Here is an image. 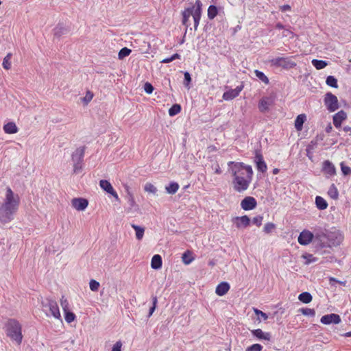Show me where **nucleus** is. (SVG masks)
Returning a JSON list of instances; mask_svg holds the SVG:
<instances>
[{
    "instance_id": "obj_1",
    "label": "nucleus",
    "mask_w": 351,
    "mask_h": 351,
    "mask_svg": "<svg viewBox=\"0 0 351 351\" xmlns=\"http://www.w3.org/2000/svg\"><path fill=\"white\" fill-rule=\"evenodd\" d=\"M228 167L232 178L234 191L237 193L247 191L253 180L254 171L252 166L243 162L229 161Z\"/></svg>"
},
{
    "instance_id": "obj_2",
    "label": "nucleus",
    "mask_w": 351,
    "mask_h": 351,
    "mask_svg": "<svg viewBox=\"0 0 351 351\" xmlns=\"http://www.w3.org/2000/svg\"><path fill=\"white\" fill-rule=\"evenodd\" d=\"M21 199L18 194L14 193L7 187L2 203H0V223L6 224L14 219L20 206Z\"/></svg>"
},
{
    "instance_id": "obj_3",
    "label": "nucleus",
    "mask_w": 351,
    "mask_h": 351,
    "mask_svg": "<svg viewBox=\"0 0 351 351\" xmlns=\"http://www.w3.org/2000/svg\"><path fill=\"white\" fill-rule=\"evenodd\" d=\"M202 12V3L200 0H196L194 5L190 8H185L182 12V25H184L186 27H189L191 25L189 19L191 16H192L194 21V29L195 30H197L198 25L199 24Z\"/></svg>"
},
{
    "instance_id": "obj_4",
    "label": "nucleus",
    "mask_w": 351,
    "mask_h": 351,
    "mask_svg": "<svg viewBox=\"0 0 351 351\" xmlns=\"http://www.w3.org/2000/svg\"><path fill=\"white\" fill-rule=\"evenodd\" d=\"M6 327L7 335L20 344L23 339L22 328L20 323L16 319H10Z\"/></svg>"
},
{
    "instance_id": "obj_5",
    "label": "nucleus",
    "mask_w": 351,
    "mask_h": 351,
    "mask_svg": "<svg viewBox=\"0 0 351 351\" xmlns=\"http://www.w3.org/2000/svg\"><path fill=\"white\" fill-rule=\"evenodd\" d=\"M327 239L326 246H337L342 242L343 237L339 230L332 228L328 230Z\"/></svg>"
},
{
    "instance_id": "obj_6",
    "label": "nucleus",
    "mask_w": 351,
    "mask_h": 351,
    "mask_svg": "<svg viewBox=\"0 0 351 351\" xmlns=\"http://www.w3.org/2000/svg\"><path fill=\"white\" fill-rule=\"evenodd\" d=\"M271 62L273 65L285 69H292L296 66V63L290 57H278L271 60Z\"/></svg>"
},
{
    "instance_id": "obj_7",
    "label": "nucleus",
    "mask_w": 351,
    "mask_h": 351,
    "mask_svg": "<svg viewBox=\"0 0 351 351\" xmlns=\"http://www.w3.org/2000/svg\"><path fill=\"white\" fill-rule=\"evenodd\" d=\"M43 307L47 308L50 314L47 313V316H52L55 319L61 320V314L57 302L52 300H48L46 304H43Z\"/></svg>"
},
{
    "instance_id": "obj_8",
    "label": "nucleus",
    "mask_w": 351,
    "mask_h": 351,
    "mask_svg": "<svg viewBox=\"0 0 351 351\" xmlns=\"http://www.w3.org/2000/svg\"><path fill=\"white\" fill-rule=\"evenodd\" d=\"M324 104L330 112H335L339 108L337 97L331 93L325 95Z\"/></svg>"
},
{
    "instance_id": "obj_9",
    "label": "nucleus",
    "mask_w": 351,
    "mask_h": 351,
    "mask_svg": "<svg viewBox=\"0 0 351 351\" xmlns=\"http://www.w3.org/2000/svg\"><path fill=\"white\" fill-rule=\"evenodd\" d=\"M275 96H269L262 97L258 104L260 112H266L269 111V107L274 104Z\"/></svg>"
},
{
    "instance_id": "obj_10",
    "label": "nucleus",
    "mask_w": 351,
    "mask_h": 351,
    "mask_svg": "<svg viewBox=\"0 0 351 351\" xmlns=\"http://www.w3.org/2000/svg\"><path fill=\"white\" fill-rule=\"evenodd\" d=\"M257 206L256 199L252 196H246L241 202V207L244 210H251Z\"/></svg>"
},
{
    "instance_id": "obj_11",
    "label": "nucleus",
    "mask_w": 351,
    "mask_h": 351,
    "mask_svg": "<svg viewBox=\"0 0 351 351\" xmlns=\"http://www.w3.org/2000/svg\"><path fill=\"white\" fill-rule=\"evenodd\" d=\"M314 234L308 230L302 231L298 237V243L302 245H308L313 239Z\"/></svg>"
},
{
    "instance_id": "obj_12",
    "label": "nucleus",
    "mask_w": 351,
    "mask_h": 351,
    "mask_svg": "<svg viewBox=\"0 0 351 351\" xmlns=\"http://www.w3.org/2000/svg\"><path fill=\"white\" fill-rule=\"evenodd\" d=\"M71 205L77 210L81 211L84 210L87 208L88 202L84 198H73L71 200Z\"/></svg>"
},
{
    "instance_id": "obj_13",
    "label": "nucleus",
    "mask_w": 351,
    "mask_h": 351,
    "mask_svg": "<svg viewBox=\"0 0 351 351\" xmlns=\"http://www.w3.org/2000/svg\"><path fill=\"white\" fill-rule=\"evenodd\" d=\"M321 322L324 324H337L341 322L340 316L337 314L331 313L322 317Z\"/></svg>"
},
{
    "instance_id": "obj_14",
    "label": "nucleus",
    "mask_w": 351,
    "mask_h": 351,
    "mask_svg": "<svg viewBox=\"0 0 351 351\" xmlns=\"http://www.w3.org/2000/svg\"><path fill=\"white\" fill-rule=\"evenodd\" d=\"M100 187L108 193L112 195L116 199H119V196L117 193L115 191L114 188L112 187L110 182L106 180H101L99 182Z\"/></svg>"
},
{
    "instance_id": "obj_15",
    "label": "nucleus",
    "mask_w": 351,
    "mask_h": 351,
    "mask_svg": "<svg viewBox=\"0 0 351 351\" xmlns=\"http://www.w3.org/2000/svg\"><path fill=\"white\" fill-rule=\"evenodd\" d=\"M237 228H246L250 225V219L247 215L236 217L232 219Z\"/></svg>"
},
{
    "instance_id": "obj_16",
    "label": "nucleus",
    "mask_w": 351,
    "mask_h": 351,
    "mask_svg": "<svg viewBox=\"0 0 351 351\" xmlns=\"http://www.w3.org/2000/svg\"><path fill=\"white\" fill-rule=\"evenodd\" d=\"M347 119V114L343 110H340L333 116V124L336 128H340L342 122Z\"/></svg>"
},
{
    "instance_id": "obj_17",
    "label": "nucleus",
    "mask_w": 351,
    "mask_h": 351,
    "mask_svg": "<svg viewBox=\"0 0 351 351\" xmlns=\"http://www.w3.org/2000/svg\"><path fill=\"white\" fill-rule=\"evenodd\" d=\"M85 147L77 148L73 153L71 159L73 162H82L84 156Z\"/></svg>"
},
{
    "instance_id": "obj_18",
    "label": "nucleus",
    "mask_w": 351,
    "mask_h": 351,
    "mask_svg": "<svg viewBox=\"0 0 351 351\" xmlns=\"http://www.w3.org/2000/svg\"><path fill=\"white\" fill-rule=\"evenodd\" d=\"M230 285L226 282H222L217 286L215 293L219 296H223L228 293Z\"/></svg>"
},
{
    "instance_id": "obj_19",
    "label": "nucleus",
    "mask_w": 351,
    "mask_h": 351,
    "mask_svg": "<svg viewBox=\"0 0 351 351\" xmlns=\"http://www.w3.org/2000/svg\"><path fill=\"white\" fill-rule=\"evenodd\" d=\"M323 171L330 176H334L336 173V169L330 161L325 160L323 163Z\"/></svg>"
},
{
    "instance_id": "obj_20",
    "label": "nucleus",
    "mask_w": 351,
    "mask_h": 351,
    "mask_svg": "<svg viewBox=\"0 0 351 351\" xmlns=\"http://www.w3.org/2000/svg\"><path fill=\"white\" fill-rule=\"evenodd\" d=\"M3 131L8 134H16L19 131V128L14 122L10 121L3 125Z\"/></svg>"
},
{
    "instance_id": "obj_21",
    "label": "nucleus",
    "mask_w": 351,
    "mask_h": 351,
    "mask_svg": "<svg viewBox=\"0 0 351 351\" xmlns=\"http://www.w3.org/2000/svg\"><path fill=\"white\" fill-rule=\"evenodd\" d=\"M328 230H324L322 231L317 232L314 236L315 239L320 241L322 243V246H326L327 244V236H328Z\"/></svg>"
},
{
    "instance_id": "obj_22",
    "label": "nucleus",
    "mask_w": 351,
    "mask_h": 351,
    "mask_svg": "<svg viewBox=\"0 0 351 351\" xmlns=\"http://www.w3.org/2000/svg\"><path fill=\"white\" fill-rule=\"evenodd\" d=\"M252 334L257 337L259 339H265L269 341L271 338V335L269 332H264L261 329H255L252 330Z\"/></svg>"
},
{
    "instance_id": "obj_23",
    "label": "nucleus",
    "mask_w": 351,
    "mask_h": 351,
    "mask_svg": "<svg viewBox=\"0 0 351 351\" xmlns=\"http://www.w3.org/2000/svg\"><path fill=\"white\" fill-rule=\"evenodd\" d=\"M162 264V258L159 254L154 255L151 261V267L154 269L161 268Z\"/></svg>"
},
{
    "instance_id": "obj_24",
    "label": "nucleus",
    "mask_w": 351,
    "mask_h": 351,
    "mask_svg": "<svg viewBox=\"0 0 351 351\" xmlns=\"http://www.w3.org/2000/svg\"><path fill=\"white\" fill-rule=\"evenodd\" d=\"M306 119V117L304 114H299L295 120V128L298 131L302 130L303 124Z\"/></svg>"
},
{
    "instance_id": "obj_25",
    "label": "nucleus",
    "mask_w": 351,
    "mask_h": 351,
    "mask_svg": "<svg viewBox=\"0 0 351 351\" xmlns=\"http://www.w3.org/2000/svg\"><path fill=\"white\" fill-rule=\"evenodd\" d=\"M315 204L318 209L325 210L328 207V203L321 196H317L315 197Z\"/></svg>"
},
{
    "instance_id": "obj_26",
    "label": "nucleus",
    "mask_w": 351,
    "mask_h": 351,
    "mask_svg": "<svg viewBox=\"0 0 351 351\" xmlns=\"http://www.w3.org/2000/svg\"><path fill=\"white\" fill-rule=\"evenodd\" d=\"M312 299L313 297L308 292H302L298 296V300L304 304L310 303L312 301Z\"/></svg>"
},
{
    "instance_id": "obj_27",
    "label": "nucleus",
    "mask_w": 351,
    "mask_h": 351,
    "mask_svg": "<svg viewBox=\"0 0 351 351\" xmlns=\"http://www.w3.org/2000/svg\"><path fill=\"white\" fill-rule=\"evenodd\" d=\"M132 228L136 232V237L138 240H141L144 236L145 228L139 226L132 224Z\"/></svg>"
},
{
    "instance_id": "obj_28",
    "label": "nucleus",
    "mask_w": 351,
    "mask_h": 351,
    "mask_svg": "<svg viewBox=\"0 0 351 351\" xmlns=\"http://www.w3.org/2000/svg\"><path fill=\"white\" fill-rule=\"evenodd\" d=\"M179 184L177 182H171L168 186L165 187L166 191L169 194H175L179 189Z\"/></svg>"
},
{
    "instance_id": "obj_29",
    "label": "nucleus",
    "mask_w": 351,
    "mask_h": 351,
    "mask_svg": "<svg viewBox=\"0 0 351 351\" xmlns=\"http://www.w3.org/2000/svg\"><path fill=\"white\" fill-rule=\"evenodd\" d=\"M218 14V9L215 5H210L208 8V18L213 20Z\"/></svg>"
},
{
    "instance_id": "obj_30",
    "label": "nucleus",
    "mask_w": 351,
    "mask_h": 351,
    "mask_svg": "<svg viewBox=\"0 0 351 351\" xmlns=\"http://www.w3.org/2000/svg\"><path fill=\"white\" fill-rule=\"evenodd\" d=\"M238 96V92L235 91L234 89L226 91L223 94V99L224 100H231Z\"/></svg>"
},
{
    "instance_id": "obj_31",
    "label": "nucleus",
    "mask_w": 351,
    "mask_h": 351,
    "mask_svg": "<svg viewBox=\"0 0 351 351\" xmlns=\"http://www.w3.org/2000/svg\"><path fill=\"white\" fill-rule=\"evenodd\" d=\"M312 64L317 70L322 69L325 68L328 65V64H327V62L326 61L321 60H317V59H313L312 60Z\"/></svg>"
},
{
    "instance_id": "obj_32",
    "label": "nucleus",
    "mask_w": 351,
    "mask_h": 351,
    "mask_svg": "<svg viewBox=\"0 0 351 351\" xmlns=\"http://www.w3.org/2000/svg\"><path fill=\"white\" fill-rule=\"evenodd\" d=\"M254 74L257 78H258L261 81H262L264 84H268L269 83V80L268 77L265 75V73L259 70H255Z\"/></svg>"
},
{
    "instance_id": "obj_33",
    "label": "nucleus",
    "mask_w": 351,
    "mask_h": 351,
    "mask_svg": "<svg viewBox=\"0 0 351 351\" xmlns=\"http://www.w3.org/2000/svg\"><path fill=\"white\" fill-rule=\"evenodd\" d=\"M328 195L333 199H336L338 198L339 193L337 187L335 186L334 184H332L328 191Z\"/></svg>"
},
{
    "instance_id": "obj_34",
    "label": "nucleus",
    "mask_w": 351,
    "mask_h": 351,
    "mask_svg": "<svg viewBox=\"0 0 351 351\" xmlns=\"http://www.w3.org/2000/svg\"><path fill=\"white\" fill-rule=\"evenodd\" d=\"M12 53H8L5 57L3 58L2 66L3 67L6 69L9 70L11 68V58H12Z\"/></svg>"
},
{
    "instance_id": "obj_35",
    "label": "nucleus",
    "mask_w": 351,
    "mask_h": 351,
    "mask_svg": "<svg viewBox=\"0 0 351 351\" xmlns=\"http://www.w3.org/2000/svg\"><path fill=\"white\" fill-rule=\"evenodd\" d=\"M181 111V106L180 104H173L169 109V114L171 117L175 116L180 113Z\"/></svg>"
},
{
    "instance_id": "obj_36",
    "label": "nucleus",
    "mask_w": 351,
    "mask_h": 351,
    "mask_svg": "<svg viewBox=\"0 0 351 351\" xmlns=\"http://www.w3.org/2000/svg\"><path fill=\"white\" fill-rule=\"evenodd\" d=\"M65 321L70 324L76 319V315L71 311L64 312Z\"/></svg>"
},
{
    "instance_id": "obj_37",
    "label": "nucleus",
    "mask_w": 351,
    "mask_h": 351,
    "mask_svg": "<svg viewBox=\"0 0 351 351\" xmlns=\"http://www.w3.org/2000/svg\"><path fill=\"white\" fill-rule=\"evenodd\" d=\"M60 303L62 306L63 312L70 311L69 302L64 296H62L60 300Z\"/></svg>"
},
{
    "instance_id": "obj_38",
    "label": "nucleus",
    "mask_w": 351,
    "mask_h": 351,
    "mask_svg": "<svg viewBox=\"0 0 351 351\" xmlns=\"http://www.w3.org/2000/svg\"><path fill=\"white\" fill-rule=\"evenodd\" d=\"M326 84L330 87H332V88L338 87L337 79L332 75H330L326 78Z\"/></svg>"
},
{
    "instance_id": "obj_39",
    "label": "nucleus",
    "mask_w": 351,
    "mask_h": 351,
    "mask_svg": "<svg viewBox=\"0 0 351 351\" xmlns=\"http://www.w3.org/2000/svg\"><path fill=\"white\" fill-rule=\"evenodd\" d=\"M304 315L314 317L315 315V311L313 308H302L299 309Z\"/></svg>"
},
{
    "instance_id": "obj_40",
    "label": "nucleus",
    "mask_w": 351,
    "mask_h": 351,
    "mask_svg": "<svg viewBox=\"0 0 351 351\" xmlns=\"http://www.w3.org/2000/svg\"><path fill=\"white\" fill-rule=\"evenodd\" d=\"M131 51V49L127 47H123L119 51L118 53V57L121 60L123 59L124 58L128 56L130 54Z\"/></svg>"
},
{
    "instance_id": "obj_41",
    "label": "nucleus",
    "mask_w": 351,
    "mask_h": 351,
    "mask_svg": "<svg viewBox=\"0 0 351 351\" xmlns=\"http://www.w3.org/2000/svg\"><path fill=\"white\" fill-rule=\"evenodd\" d=\"M144 189L146 192L149 193L156 194L157 192L156 187L150 182H147L145 184V185L144 186Z\"/></svg>"
},
{
    "instance_id": "obj_42",
    "label": "nucleus",
    "mask_w": 351,
    "mask_h": 351,
    "mask_svg": "<svg viewBox=\"0 0 351 351\" xmlns=\"http://www.w3.org/2000/svg\"><path fill=\"white\" fill-rule=\"evenodd\" d=\"M126 199L128 200L129 205L131 207H134L136 206V202L134 199V195L132 194V192L129 191V190H128V191H127Z\"/></svg>"
},
{
    "instance_id": "obj_43",
    "label": "nucleus",
    "mask_w": 351,
    "mask_h": 351,
    "mask_svg": "<svg viewBox=\"0 0 351 351\" xmlns=\"http://www.w3.org/2000/svg\"><path fill=\"white\" fill-rule=\"evenodd\" d=\"M94 94L90 90H87L85 97L82 99V101L87 105L93 98Z\"/></svg>"
},
{
    "instance_id": "obj_44",
    "label": "nucleus",
    "mask_w": 351,
    "mask_h": 351,
    "mask_svg": "<svg viewBox=\"0 0 351 351\" xmlns=\"http://www.w3.org/2000/svg\"><path fill=\"white\" fill-rule=\"evenodd\" d=\"M276 228V225L273 223L269 222L265 224L264 232L267 234L271 233Z\"/></svg>"
},
{
    "instance_id": "obj_45",
    "label": "nucleus",
    "mask_w": 351,
    "mask_h": 351,
    "mask_svg": "<svg viewBox=\"0 0 351 351\" xmlns=\"http://www.w3.org/2000/svg\"><path fill=\"white\" fill-rule=\"evenodd\" d=\"M188 254H190V252L189 251L184 252L182 254V261L185 265L190 264L194 259L193 258L189 256Z\"/></svg>"
},
{
    "instance_id": "obj_46",
    "label": "nucleus",
    "mask_w": 351,
    "mask_h": 351,
    "mask_svg": "<svg viewBox=\"0 0 351 351\" xmlns=\"http://www.w3.org/2000/svg\"><path fill=\"white\" fill-rule=\"evenodd\" d=\"M89 287L91 291H97L99 288V283L95 280H90L89 282Z\"/></svg>"
},
{
    "instance_id": "obj_47",
    "label": "nucleus",
    "mask_w": 351,
    "mask_h": 351,
    "mask_svg": "<svg viewBox=\"0 0 351 351\" xmlns=\"http://www.w3.org/2000/svg\"><path fill=\"white\" fill-rule=\"evenodd\" d=\"M256 167L257 169L262 173L265 172L267 169V167L265 161L257 162Z\"/></svg>"
},
{
    "instance_id": "obj_48",
    "label": "nucleus",
    "mask_w": 351,
    "mask_h": 351,
    "mask_svg": "<svg viewBox=\"0 0 351 351\" xmlns=\"http://www.w3.org/2000/svg\"><path fill=\"white\" fill-rule=\"evenodd\" d=\"M302 258L306 259V264H309L311 262H315L317 260L316 258H315L313 256V255L311 254H304V255H302Z\"/></svg>"
},
{
    "instance_id": "obj_49",
    "label": "nucleus",
    "mask_w": 351,
    "mask_h": 351,
    "mask_svg": "<svg viewBox=\"0 0 351 351\" xmlns=\"http://www.w3.org/2000/svg\"><path fill=\"white\" fill-rule=\"evenodd\" d=\"M340 165L343 175L347 176L351 174V168L350 167L345 165L343 162H341Z\"/></svg>"
},
{
    "instance_id": "obj_50",
    "label": "nucleus",
    "mask_w": 351,
    "mask_h": 351,
    "mask_svg": "<svg viewBox=\"0 0 351 351\" xmlns=\"http://www.w3.org/2000/svg\"><path fill=\"white\" fill-rule=\"evenodd\" d=\"M82 169V162H73V171L77 173Z\"/></svg>"
},
{
    "instance_id": "obj_51",
    "label": "nucleus",
    "mask_w": 351,
    "mask_h": 351,
    "mask_svg": "<svg viewBox=\"0 0 351 351\" xmlns=\"http://www.w3.org/2000/svg\"><path fill=\"white\" fill-rule=\"evenodd\" d=\"M263 346L261 344L255 343L247 348V351H261Z\"/></svg>"
},
{
    "instance_id": "obj_52",
    "label": "nucleus",
    "mask_w": 351,
    "mask_h": 351,
    "mask_svg": "<svg viewBox=\"0 0 351 351\" xmlns=\"http://www.w3.org/2000/svg\"><path fill=\"white\" fill-rule=\"evenodd\" d=\"M263 219V216L258 215V216L254 217L253 218L252 222L256 226L260 227L262 224Z\"/></svg>"
},
{
    "instance_id": "obj_53",
    "label": "nucleus",
    "mask_w": 351,
    "mask_h": 351,
    "mask_svg": "<svg viewBox=\"0 0 351 351\" xmlns=\"http://www.w3.org/2000/svg\"><path fill=\"white\" fill-rule=\"evenodd\" d=\"M184 86L189 88V84L191 82V75L189 72H185L184 74Z\"/></svg>"
},
{
    "instance_id": "obj_54",
    "label": "nucleus",
    "mask_w": 351,
    "mask_h": 351,
    "mask_svg": "<svg viewBox=\"0 0 351 351\" xmlns=\"http://www.w3.org/2000/svg\"><path fill=\"white\" fill-rule=\"evenodd\" d=\"M152 300H153V306L149 309V317H150L153 314V313L154 312V311L156 309L157 302H158L157 297L156 296L153 297Z\"/></svg>"
},
{
    "instance_id": "obj_55",
    "label": "nucleus",
    "mask_w": 351,
    "mask_h": 351,
    "mask_svg": "<svg viewBox=\"0 0 351 351\" xmlns=\"http://www.w3.org/2000/svg\"><path fill=\"white\" fill-rule=\"evenodd\" d=\"M264 161L263 157L260 151H256L255 152V158H254V162L256 164L259 162Z\"/></svg>"
},
{
    "instance_id": "obj_56",
    "label": "nucleus",
    "mask_w": 351,
    "mask_h": 351,
    "mask_svg": "<svg viewBox=\"0 0 351 351\" xmlns=\"http://www.w3.org/2000/svg\"><path fill=\"white\" fill-rule=\"evenodd\" d=\"M144 90L147 93L151 94L154 90V87L150 83L146 82L144 85Z\"/></svg>"
},
{
    "instance_id": "obj_57",
    "label": "nucleus",
    "mask_w": 351,
    "mask_h": 351,
    "mask_svg": "<svg viewBox=\"0 0 351 351\" xmlns=\"http://www.w3.org/2000/svg\"><path fill=\"white\" fill-rule=\"evenodd\" d=\"M254 312L255 313V314H256V315H261V317L264 320H266V319H267V318H268L267 315L265 313H264V312L261 311V310H258V309H257V308H254Z\"/></svg>"
},
{
    "instance_id": "obj_58",
    "label": "nucleus",
    "mask_w": 351,
    "mask_h": 351,
    "mask_svg": "<svg viewBox=\"0 0 351 351\" xmlns=\"http://www.w3.org/2000/svg\"><path fill=\"white\" fill-rule=\"evenodd\" d=\"M122 343L121 341H117L112 349V351H121Z\"/></svg>"
},
{
    "instance_id": "obj_59",
    "label": "nucleus",
    "mask_w": 351,
    "mask_h": 351,
    "mask_svg": "<svg viewBox=\"0 0 351 351\" xmlns=\"http://www.w3.org/2000/svg\"><path fill=\"white\" fill-rule=\"evenodd\" d=\"M212 169L216 174H221L222 173L221 169L218 163L213 165Z\"/></svg>"
},
{
    "instance_id": "obj_60",
    "label": "nucleus",
    "mask_w": 351,
    "mask_h": 351,
    "mask_svg": "<svg viewBox=\"0 0 351 351\" xmlns=\"http://www.w3.org/2000/svg\"><path fill=\"white\" fill-rule=\"evenodd\" d=\"M282 12H286L291 10V6L288 4L283 5L280 7Z\"/></svg>"
},
{
    "instance_id": "obj_61",
    "label": "nucleus",
    "mask_w": 351,
    "mask_h": 351,
    "mask_svg": "<svg viewBox=\"0 0 351 351\" xmlns=\"http://www.w3.org/2000/svg\"><path fill=\"white\" fill-rule=\"evenodd\" d=\"M293 33L289 29H285L283 32V36L293 37Z\"/></svg>"
},
{
    "instance_id": "obj_62",
    "label": "nucleus",
    "mask_w": 351,
    "mask_h": 351,
    "mask_svg": "<svg viewBox=\"0 0 351 351\" xmlns=\"http://www.w3.org/2000/svg\"><path fill=\"white\" fill-rule=\"evenodd\" d=\"M172 61H173L172 57L171 56L169 58H165V59L162 60L160 61V62H162V63H169V62H171Z\"/></svg>"
},
{
    "instance_id": "obj_63",
    "label": "nucleus",
    "mask_w": 351,
    "mask_h": 351,
    "mask_svg": "<svg viewBox=\"0 0 351 351\" xmlns=\"http://www.w3.org/2000/svg\"><path fill=\"white\" fill-rule=\"evenodd\" d=\"M172 57V60L173 61L176 60V59H180V55L178 54V53H174L173 55L171 56Z\"/></svg>"
},
{
    "instance_id": "obj_64",
    "label": "nucleus",
    "mask_w": 351,
    "mask_h": 351,
    "mask_svg": "<svg viewBox=\"0 0 351 351\" xmlns=\"http://www.w3.org/2000/svg\"><path fill=\"white\" fill-rule=\"evenodd\" d=\"M276 28H277L278 29H284V25L282 23H278L276 25Z\"/></svg>"
}]
</instances>
